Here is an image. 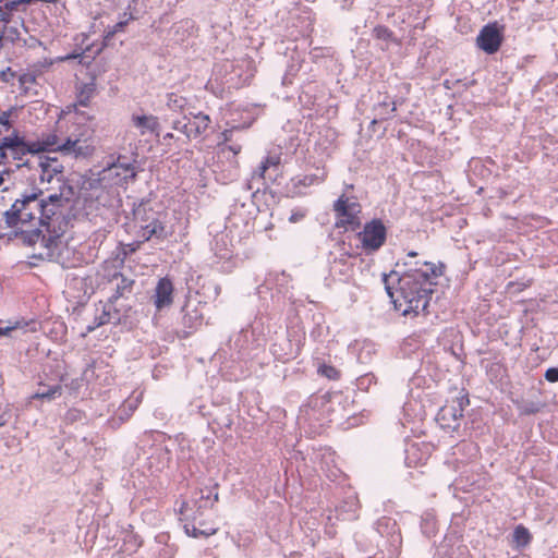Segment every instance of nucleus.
<instances>
[{"label": "nucleus", "instance_id": "9d476101", "mask_svg": "<svg viewBox=\"0 0 558 558\" xmlns=\"http://www.w3.org/2000/svg\"><path fill=\"white\" fill-rule=\"evenodd\" d=\"M504 29L498 22L484 25L476 37L477 47L488 54L496 53L504 41Z\"/></svg>", "mask_w": 558, "mask_h": 558}, {"label": "nucleus", "instance_id": "423d86ee", "mask_svg": "<svg viewBox=\"0 0 558 558\" xmlns=\"http://www.w3.org/2000/svg\"><path fill=\"white\" fill-rule=\"evenodd\" d=\"M333 211L336 214V228L344 231H356L361 228L362 207L357 202L342 194L333 203Z\"/></svg>", "mask_w": 558, "mask_h": 558}, {"label": "nucleus", "instance_id": "c85d7f7f", "mask_svg": "<svg viewBox=\"0 0 558 558\" xmlns=\"http://www.w3.org/2000/svg\"><path fill=\"white\" fill-rule=\"evenodd\" d=\"M26 326H28L27 323H20L16 322L15 325L5 327L4 329H0V335H8L9 332L16 330V329H24Z\"/></svg>", "mask_w": 558, "mask_h": 558}, {"label": "nucleus", "instance_id": "e433bc0d", "mask_svg": "<svg viewBox=\"0 0 558 558\" xmlns=\"http://www.w3.org/2000/svg\"><path fill=\"white\" fill-rule=\"evenodd\" d=\"M404 265H405V266H411V265H412V262H404Z\"/></svg>", "mask_w": 558, "mask_h": 558}, {"label": "nucleus", "instance_id": "f704fd0d", "mask_svg": "<svg viewBox=\"0 0 558 558\" xmlns=\"http://www.w3.org/2000/svg\"><path fill=\"white\" fill-rule=\"evenodd\" d=\"M4 420L2 418V416H0V427L4 425Z\"/></svg>", "mask_w": 558, "mask_h": 558}, {"label": "nucleus", "instance_id": "6e6552de", "mask_svg": "<svg viewBox=\"0 0 558 558\" xmlns=\"http://www.w3.org/2000/svg\"><path fill=\"white\" fill-rule=\"evenodd\" d=\"M469 403L470 400L466 393L448 400L437 413L436 421L439 426L445 430L458 429L463 417V412Z\"/></svg>", "mask_w": 558, "mask_h": 558}, {"label": "nucleus", "instance_id": "bb28decb", "mask_svg": "<svg viewBox=\"0 0 558 558\" xmlns=\"http://www.w3.org/2000/svg\"><path fill=\"white\" fill-rule=\"evenodd\" d=\"M305 216H306V210L296 209V210L292 211L291 216L289 217V221L291 223H296V222L301 221L302 219H304Z\"/></svg>", "mask_w": 558, "mask_h": 558}, {"label": "nucleus", "instance_id": "f8f14e48", "mask_svg": "<svg viewBox=\"0 0 558 558\" xmlns=\"http://www.w3.org/2000/svg\"><path fill=\"white\" fill-rule=\"evenodd\" d=\"M106 172L118 185H122L136 177L134 163L126 161L123 157H119L117 161L106 170Z\"/></svg>", "mask_w": 558, "mask_h": 558}, {"label": "nucleus", "instance_id": "cd10ccee", "mask_svg": "<svg viewBox=\"0 0 558 558\" xmlns=\"http://www.w3.org/2000/svg\"><path fill=\"white\" fill-rule=\"evenodd\" d=\"M545 379L549 383L558 381V368L550 367L545 372Z\"/></svg>", "mask_w": 558, "mask_h": 558}, {"label": "nucleus", "instance_id": "a211bd4d", "mask_svg": "<svg viewBox=\"0 0 558 558\" xmlns=\"http://www.w3.org/2000/svg\"><path fill=\"white\" fill-rule=\"evenodd\" d=\"M134 280L120 275V282L117 284L114 299L124 298L132 292Z\"/></svg>", "mask_w": 558, "mask_h": 558}, {"label": "nucleus", "instance_id": "7c9ffc66", "mask_svg": "<svg viewBox=\"0 0 558 558\" xmlns=\"http://www.w3.org/2000/svg\"><path fill=\"white\" fill-rule=\"evenodd\" d=\"M269 169L267 165H265V161L263 160L262 163L258 167V172L262 178H264L266 171Z\"/></svg>", "mask_w": 558, "mask_h": 558}, {"label": "nucleus", "instance_id": "6ab92c4d", "mask_svg": "<svg viewBox=\"0 0 558 558\" xmlns=\"http://www.w3.org/2000/svg\"><path fill=\"white\" fill-rule=\"evenodd\" d=\"M531 533L530 531L523 526L518 525L513 531V542L521 547H524L530 544L531 542Z\"/></svg>", "mask_w": 558, "mask_h": 558}, {"label": "nucleus", "instance_id": "f257e3e1", "mask_svg": "<svg viewBox=\"0 0 558 558\" xmlns=\"http://www.w3.org/2000/svg\"><path fill=\"white\" fill-rule=\"evenodd\" d=\"M442 263L424 262L420 267L409 268L397 278V274L384 276V283L395 308L403 316L417 315L428 304L429 295L444 275Z\"/></svg>", "mask_w": 558, "mask_h": 558}, {"label": "nucleus", "instance_id": "ddd939ff", "mask_svg": "<svg viewBox=\"0 0 558 558\" xmlns=\"http://www.w3.org/2000/svg\"><path fill=\"white\" fill-rule=\"evenodd\" d=\"M173 292L174 287L172 280L169 277L160 278L153 295L155 307L158 311L169 307L173 303Z\"/></svg>", "mask_w": 558, "mask_h": 558}, {"label": "nucleus", "instance_id": "9b49d317", "mask_svg": "<svg viewBox=\"0 0 558 558\" xmlns=\"http://www.w3.org/2000/svg\"><path fill=\"white\" fill-rule=\"evenodd\" d=\"M180 513L184 517V529L187 535L193 537H208L214 535L218 527L210 519H203V513L191 517L187 513V504H183Z\"/></svg>", "mask_w": 558, "mask_h": 558}, {"label": "nucleus", "instance_id": "c9c22d12", "mask_svg": "<svg viewBox=\"0 0 558 558\" xmlns=\"http://www.w3.org/2000/svg\"><path fill=\"white\" fill-rule=\"evenodd\" d=\"M2 43H3V36L0 35V49L2 48Z\"/></svg>", "mask_w": 558, "mask_h": 558}, {"label": "nucleus", "instance_id": "5701e85b", "mask_svg": "<svg viewBox=\"0 0 558 558\" xmlns=\"http://www.w3.org/2000/svg\"><path fill=\"white\" fill-rule=\"evenodd\" d=\"M317 373L320 376H324L330 380H338L341 375L339 369H337L335 366L328 365V364H322L318 367Z\"/></svg>", "mask_w": 558, "mask_h": 558}, {"label": "nucleus", "instance_id": "0eeeda50", "mask_svg": "<svg viewBox=\"0 0 558 558\" xmlns=\"http://www.w3.org/2000/svg\"><path fill=\"white\" fill-rule=\"evenodd\" d=\"M253 121L254 120L251 119L241 125H232L221 133L223 142L219 143L217 146V157L219 160L228 161L235 170L239 169L238 156L242 150V144L234 135L240 130L248 129L253 124Z\"/></svg>", "mask_w": 558, "mask_h": 558}, {"label": "nucleus", "instance_id": "20e7f679", "mask_svg": "<svg viewBox=\"0 0 558 558\" xmlns=\"http://www.w3.org/2000/svg\"><path fill=\"white\" fill-rule=\"evenodd\" d=\"M39 166L40 173L35 192L40 195L48 193L47 199L60 204L64 209V203L72 197L73 189L64 180L62 166L56 159L41 161Z\"/></svg>", "mask_w": 558, "mask_h": 558}, {"label": "nucleus", "instance_id": "f03ea898", "mask_svg": "<svg viewBox=\"0 0 558 558\" xmlns=\"http://www.w3.org/2000/svg\"><path fill=\"white\" fill-rule=\"evenodd\" d=\"M38 196L40 194L33 192L16 199L5 213L7 223L21 232L46 231L51 236H60L68 223L64 209L49 199L39 201Z\"/></svg>", "mask_w": 558, "mask_h": 558}, {"label": "nucleus", "instance_id": "4468645a", "mask_svg": "<svg viewBox=\"0 0 558 558\" xmlns=\"http://www.w3.org/2000/svg\"><path fill=\"white\" fill-rule=\"evenodd\" d=\"M210 124V118L202 112L194 113L184 124L187 136H198L207 131Z\"/></svg>", "mask_w": 558, "mask_h": 558}, {"label": "nucleus", "instance_id": "aec40b11", "mask_svg": "<svg viewBox=\"0 0 558 558\" xmlns=\"http://www.w3.org/2000/svg\"><path fill=\"white\" fill-rule=\"evenodd\" d=\"M62 393V387L61 385H54L52 387H49L47 390L37 391L32 396V399H38V400H53L54 398L61 396Z\"/></svg>", "mask_w": 558, "mask_h": 558}, {"label": "nucleus", "instance_id": "393cba45", "mask_svg": "<svg viewBox=\"0 0 558 558\" xmlns=\"http://www.w3.org/2000/svg\"><path fill=\"white\" fill-rule=\"evenodd\" d=\"M20 85H21V89L23 90V93L25 95L28 94V89L32 87V86H36V82H35V78L31 75H23L20 77Z\"/></svg>", "mask_w": 558, "mask_h": 558}, {"label": "nucleus", "instance_id": "1a4fd4ad", "mask_svg": "<svg viewBox=\"0 0 558 558\" xmlns=\"http://www.w3.org/2000/svg\"><path fill=\"white\" fill-rule=\"evenodd\" d=\"M361 248L366 254H373L386 243L387 227L381 219L374 218L367 221L361 231L356 233Z\"/></svg>", "mask_w": 558, "mask_h": 558}, {"label": "nucleus", "instance_id": "473e14b6", "mask_svg": "<svg viewBox=\"0 0 558 558\" xmlns=\"http://www.w3.org/2000/svg\"><path fill=\"white\" fill-rule=\"evenodd\" d=\"M4 175L9 177L10 174H9V172H7V171H2V172H0V186H1V185L3 184V182H4Z\"/></svg>", "mask_w": 558, "mask_h": 558}, {"label": "nucleus", "instance_id": "c756f323", "mask_svg": "<svg viewBox=\"0 0 558 558\" xmlns=\"http://www.w3.org/2000/svg\"><path fill=\"white\" fill-rule=\"evenodd\" d=\"M264 161H265V165H267L269 168L277 167L280 163V157L268 156L267 158L264 159Z\"/></svg>", "mask_w": 558, "mask_h": 558}, {"label": "nucleus", "instance_id": "39448f33", "mask_svg": "<svg viewBox=\"0 0 558 558\" xmlns=\"http://www.w3.org/2000/svg\"><path fill=\"white\" fill-rule=\"evenodd\" d=\"M135 227L138 229L137 234L143 241L151 238L163 240L167 238L166 227L159 219V214L146 205H140L134 210Z\"/></svg>", "mask_w": 558, "mask_h": 558}, {"label": "nucleus", "instance_id": "72a5a7b5", "mask_svg": "<svg viewBox=\"0 0 558 558\" xmlns=\"http://www.w3.org/2000/svg\"><path fill=\"white\" fill-rule=\"evenodd\" d=\"M416 256H417V253H416V252L411 251V252H409V253H408V257H409V258H414V257H416Z\"/></svg>", "mask_w": 558, "mask_h": 558}, {"label": "nucleus", "instance_id": "412c9836", "mask_svg": "<svg viewBox=\"0 0 558 558\" xmlns=\"http://www.w3.org/2000/svg\"><path fill=\"white\" fill-rule=\"evenodd\" d=\"M131 20H133L132 14H130L125 20L116 23L111 27H108L105 32V39L110 40L117 33L123 32Z\"/></svg>", "mask_w": 558, "mask_h": 558}, {"label": "nucleus", "instance_id": "f3484780", "mask_svg": "<svg viewBox=\"0 0 558 558\" xmlns=\"http://www.w3.org/2000/svg\"><path fill=\"white\" fill-rule=\"evenodd\" d=\"M32 3L31 0H13L8 1L3 5H0V22H10L12 13L19 10L21 4Z\"/></svg>", "mask_w": 558, "mask_h": 558}, {"label": "nucleus", "instance_id": "4be33fe9", "mask_svg": "<svg viewBox=\"0 0 558 558\" xmlns=\"http://www.w3.org/2000/svg\"><path fill=\"white\" fill-rule=\"evenodd\" d=\"M373 36L383 41H392L393 32L385 25H377L373 28Z\"/></svg>", "mask_w": 558, "mask_h": 558}, {"label": "nucleus", "instance_id": "a878e982", "mask_svg": "<svg viewBox=\"0 0 558 558\" xmlns=\"http://www.w3.org/2000/svg\"><path fill=\"white\" fill-rule=\"evenodd\" d=\"M542 405L539 403H526V404H523L520 410H521V413L523 414H526V415H530V414H535L537 412H539Z\"/></svg>", "mask_w": 558, "mask_h": 558}, {"label": "nucleus", "instance_id": "b1692460", "mask_svg": "<svg viewBox=\"0 0 558 558\" xmlns=\"http://www.w3.org/2000/svg\"><path fill=\"white\" fill-rule=\"evenodd\" d=\"M95 90V84H85L78 93V105H85V102L94 95Z\"/></svg>", "mask_w": 558, "mask_h": 558}, {"label": "nucleus", "instance_id": "2f4dec72", "mask_svg": "<svg viewBox=\"0 0 558 558\" xmlns=\"http://www.w3.org/2000/svg\"><path fill=\"white\" fill-rule=\"evenodd\" d=\"M78 56L80 54L71 53V54H66L64 57H60L59 60L60 61L72 60V59H76Z\"/></svg>", "mask_w": 558, "mask_h": 558}, {"label": "nucleus", "instance_id": "dca6fc26", "mask_svg": "<svg viewBox=\"0 0 558 558\" xmlns=\"http://www.w3.org/2000/svg\"><path fill=\"white\" fill-rule=\"evenodd\" d=\"M132 121L133 124L140 129L141 134H145L147 132L154 133L159 126L158 119L154 116H134Z\"/></svg>", "mask_w": 558, "mask_h": 558}, {"label": "nucleus", "instance_id": "2eb2a0df", "mask_svg": "<svg viewBox=\"0 0 558 558\" xmlns=\"http://www.w3.org/2000/svg\"><path fill=\"white\" fill-rule=\"evenodd\" d=\"M327 178V172L323 171L320 175L317 174H304V175H298L291 179V183L296 190L298 194H301L300 189L301 187H310L312 185H318L323 183Z\"/></svg>", "mask_w": 558, "mask_h": 558}, {"label": "nucleus", "instance_id": "7ed1b4c3", "mask_svg": "<svg viewBox=\"0 0 558 558\" xmlns=\"http://www.w3.org/2000/svg\"><path fill=\"white\" fill-rule=\"evenodd\" d=\"M78 141L62 140L56 133L43 134L40 138L28 146L17 136L10 122V112L0 113V165L5 161L8 154L13 158L24 155L26 151H75Z\"/></svg>", "mask_w": 558, "mask_h": 558}]
</instances>
